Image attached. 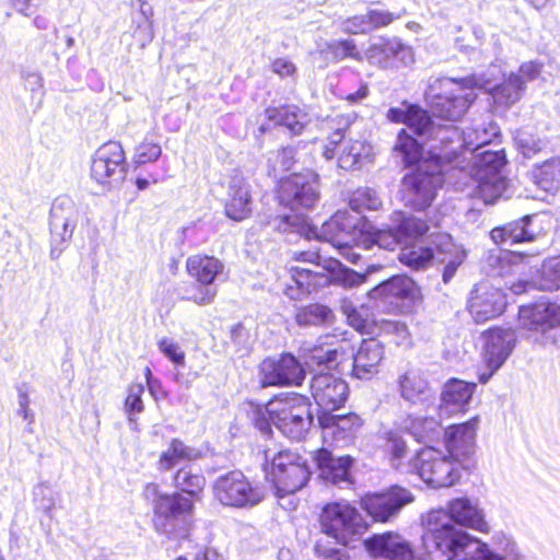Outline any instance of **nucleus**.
I'll use <instances>...</instances> for the list:
<instances>
[{"mask_svg":"<svg viewBox=\"0 0 560 560\" xmlns=\"http://www.w3.org/2000/svg\"><path fill=\"white\" fill-rule=\"evenodd\" d=\"M360 219L348 210L337 211L320 228L306 223L305 218L295 215H280L272 222L273 228L282 231H296L306 238H317L330 243L340 255L351 264H358L362 255L359 252L371 250L374 246L386 250H394L400 243L401 236L394 223L389 229L378 230L373 234H359L357 228Z\"/></svg>","mask_w":560,"mask_h":560,"instance_id":"nucleus-1","label":"nucleus"},{"mask_svg":"<svg viewBox=\"0 0 560 560\" xmlns=\"http://www.w3.org/2000/svg\"><path fill=\"white\" fill-rule=\"evenodd\" d=\"M387 118L393 122L405 124L420 137L440 142L430 147L431 156L439 165L454 162L458 158L459 149L462 154L469 152V165L474 164V158L482 153L477 151L489 144L499 133V127L493 122H489L488 127L483 125L468 127L460 133L453 124L436 125L427 110L418 105L406 103L400 107L390 108L387 112Z\"/></svg>","mask_w":560,"mask_h":560,"instance_id":"nucleus-2","label":"nucleus"},{"mask_svg":"<svg viewBox=\"0 0 560 560\" xmlns=\"http://www.w3.org/2000/svg\"><path fill=\"white\" fill-rule=\"evenodd\" d=\"M422 542L428 552L440 551L446 560H497L487 544L457 529L441 511L428 513Z\"/></svg>","mask_w":560,"mask_h":560,"instance_id":"nucleus-3","label":"nucleus"},{"mask_svg":"<svg viewBox=\"0 0 560 560\" xmlns=\"http://www.w3.org/2000/svg\"><path fill=\"white\" fill-rule=\"evenodd\" d=\"M143 495L153 504V527L167 539L188 537L194 523V502L182 493H162L158 485L149 483Z\"/></svg>","mask_w":560,"mask_h":560,"instance_id":"nucleus-4","label":"nucleus"},{"mask_svg":"<svg viewBox=\"0 0 560 560\" xmlns=\"http://www.w3.org/2000/svg\"><path fill=\"white\" fill-rule=\"evenodd\" d=\"M486 86L477 75L463 79L441 78L430 84L427 95L434 116L455 122L476 100L475 90Z\"/></svg>","mask_w":560,"mask_h":560,"instance_id":"nucleus-5","label":"nucleus"},{"mask_svg":"<svg viewBox=\"0 0 560 560\" xmlns=\"http://www.w3.org/2000/svg\"><path fill=\"white\" fill-rule=\"evenodd\" d=\"M256 427L267 432L273 424L283 435L300 441L308 432L313 422L308 404L303 396L292 395L276 398L257 411Z\"/></svg>","mask_w":560,"mask_h":560,"instance_id":"nucleus-6","label":"nucleus"},{"mask_svg":"<svg viewBox=\"0 0 560 560\" xmlns=\"http://www.w3.org/2000/svg\"><path fill=\"white\" fill-rule=\"evenodd\" d=\"M299 259L310 262L313 268L291 267L287 271L283 293L289 299L301 301L319 288L327 285L330 278L327 272H337L341 262L331 257H323L318 252H302Z\"/></svg>","mask_w":560,"mask_h":560,"instance_id":"nucleus-7","label":"nucleus"},{"mask_svg":"<svg viewBox=\"0 0 560 560\" xmlns=\"http://www.w3.org/2000/svg\"><path fill=\"white\" fill-rule=\"evenodd\" d=\"M464 469H468V465H462L446 451L431 446L419 450L408 463V471L417 474L423 482L436 489L454 486Z\"/></svg>","mask_w":560,"mask_h":560,"instance_id":"nucleus-8","label":"nucleus"},{"mask_svg":"<svg viewBox=\"0 0 560 560\" xmlns=\"http://www.w3.org/2000/svg\"><path fill=\"white\" fill-rule=\"evenodd\" d=\"M505 156L502 151H483L474 158V164L468 167L472 195L490 205L504 196L508 191L502 170Z\"/></svg>","mask_w":560,"mask_h":560,"instance_id":"nucleus-9","label":"nucleus"},{"mask_svg":"<svg viewBox=\"0 0 560 560\" xmlns=\"http://www.w3.org/2000/svg\"><path fill=\"white\" fill-rule=\"evenodd\" d=\"M319 524L325 535L343 546L359 539L368 529L361 513L348 501L326 504L322 510Z\"/></svg>","mask_w":560,"mask_h":560,"instance_id":"nucleus-10","label":"nucleus"},{"mask_svg":"<svg viewBox=\"0 0 560 560\" xmlns=\"http://www.w3.org/2000/svg\"><path fill=\"white\" fill-rule=\"evenodd\" d=\"M265 458L266 462L271 458L267 474L279 497L294 493L306 485L311 472L306 460L299 454L291 451L270 454L267 450Z\"/></svg>","mask_w":560,"mask_h":560,"instance_id":"nucleus-11","label":"nucleus"},{"mask_svg":"<svg viewBox=\"0 0 560 560\" xmlns=\"http://www.w3.org/2000/svg\"><path fill=\"white\" fill-rule=\"evenodd\" d=\"M520 327L525 338L540 346L555 343L552 331L560 327V304L540 301L522 306L518 312Z\"/></svg>","mask_w":560,"mask_h":560,"instance_id":"nucleus-12","label":"nucleus"},{"mask_svg":"<svg viewBox=\"0 0 560 560\" xmlns=\"http://www.w3.org/2000/svg\"><path fill=\"white\" fill-rule=\"evenodd\" d=\"M127 173L125 152L119 142L109 141L101 145L92 156L91 178L105 189L120 185Z\"/></svg>","mask_w":560,"mask_h":560,"instance_id":"nucleus-13","label":"nucleus"},{"mask_svg":"<svg viewBox=\"0 0 560 560\" xmlns=\"http://www.w3.org/2000/svg\"><path fill=\"white\" fill-rule=\"evenodd\" d=\"M213 493L223 505L232 508L254 506L264 498L260 489L253 487L238 470L220 476L213 485Z\"/></svg>","mask_w":560,"mask_h":560,"instance_id":"nucleus-14","label":"nucleus"},{"mask_svg":"<svg viewBox=\"0 0 560 560\" xmlns=\"http://www.w3.org/2000/svg\"><path fill=\"white\" fill-rule=\"evenodd\" d=\"M224 268V264L214 256L192 255L188 257L186 260L187 272L202 287L195 294L187 296V300L198 305L211 304L218 293L212 284L223 273Z\"/></svg>","mask_w":560,"mask_h":560,"instance_id":"nucleus-15","label":"nucleus"},{"mask_svg":"<svg viewBox=\"0 0 560 560\" xmlns=\"http://www.w3.org/2000/svg\"><path fill=\"white\" fill-rule=\"evenodd\" d=\"M432 159L436 170L427 172L420 167L416 172L406 175L402 179V198L406 205L417 210L429 207L435 197L438 188L443 184L440 168L444 163L439 165L433 156Z\"/></svg>","mask_w":560,"mask_h":560,"instance_id":"nucleus-16","label":"nucleus"},{"mask_svg":"<svg viewBox=\"0 0 560 560\" xmlns=\"http://www.w3.org/2000/svg\"><path fill=\"white\" fill-rule=\"evenodd\" d=\"M318 196L317 176L311 171L292 174L280 183V202L292 210L312 208Z\"/></svg>","mask_w":560,"mask_h":560,"instance_id":"nucleus-17","label":"nucleus"},{"mask_svg":"<svg viewBox=\"0 0 560 560\" xmlns=\"http://www.w3.org/2000/svg\"><path fill=\"white\" fill-rule=\"evenodd\" d=\"M516 341V334L511 328H492L483 334L482 357L489 372L479 375L481 383H487L504 364L513 352Z\"/></svg>","mask_w":560,"mask_h":560,"instance_id":"nucleus-18","label":"nucleus"},{"mask_svg":"<svg viewBox=\"0 0 560 560\" xmlns=\"http://www.w3.org/2000/svg\"><path fill=\"white\" fill-rule=\"evenodd\" d=\"M260 382L264 387L295 385L299 386L305 377V371L292 354L280 358H267L259 366Z\"/></svg>","mask_w":560,"mask_h":560,"instance_id":"nucleus-19","label":"nucleus"},{"mask_svg":"<svg viewBox=\"0 0 560 560\" xmlns=\"http://www.w3.org/2000/svg\"><path fill=\"white\" fill-rule=\"evenodd\" d=\"M343 135L340 129L334 132L328 143L324 145L323 156L326 160H331L335 155V150L340 143L341 149L338 154V166L342 170L349 171L361 167L364 163L370 162L373 156V147L371 143L362 140H346L341 142Z\"/></svg>","mask_w":560,"mask_h":560,"instance_id":"nucleus-20","label":"nucleus"},{"mask_svg":"<svg viewBox=\"0 0 560 560\" xmlns=\"http://www.w3.org/2000/svg\"><path fill=\"white\" fill-rule=\"evenodd\" d=\"M412 501L413 495L409 490L395 486L386 492L365 495L361 506L375 521L387 522Z\"/></svg>","mask_w":560,"mask_h":560,"instance_id":"nucleus-21","label":"nucleus"},{"mask_svg":"<svg viewBox=\"0 0 560 560\" xmlns=\"http://www.w3.org/2000/svg\"><path fill=\"white\" fill-rule=\"evenodd\" d=\"M479 427V417L450 425L444 434L446 452L452 458L458 460L462 465L469 466V458L474 455L476 448V434Z\"/></svg>","mask_w":560,"mask_h":560,"instance_id":"nucleus-22","label":"nucleus"},{"mask_svg":"<svg viewBox=\"0 0 560 560\" xmlns=\"http://www.w3.org/2000/svg\"><path fill=\"white\" fill-rule=\"evenodd\" d=\"M311 393L324 412L341 407L348 397L347 383L330 373H318L311 382Z\"/></svg>","mask_w":560,"mask_h":560,"instance_id":"nucleus-23","label":"nucleus"},{"mask_svg":"<svg viewBox=\"0 0 560 560\" xmlns=\"http://www.w3.org/2000/svg\"><path fill=\"white\" fill-rule=\"evenodd\" d=\"M505 305V295L500 289L479 283L470 294L468 308L476 323H485L502 314Z\"/></svg>","mask_w":560,"mask_h":560,"instance_id":"nucleus-24","label":"nucleus"},{"mask_svg":"<svg viewBox=\"0 0 560 560\" xmlns=\"http://www.w3.org/2000/svg\"><path fill=\"white\" fill-rule=\"evenodd\" d=\"M363 59L380 68H392L397 62L407 66L413 61L412 49L400 40L380 38L364 52Z\"/></svg>","mask_w":560,"mask_h":560,"instance_id":"nucleus-25","label":"nucleus"},{"mask_svg":"<svg viewBox=\"0 0 560 560\" xmlns=\"http://www.w3.org/2000/svg\"><path fill=\"white\" fill-rule=\"evenodd\" d=\"M250 185L240 174L232 175L226 185L225 214L234 221H243L252 213Z\"/></svg>","mask_w":560,"mask_h":560,"instance_id":"nucleus-26","label":"nucleus"},{"mask_svg":"<svg viewBox=\"0 0 560 560\" xmlns=\"http://www.w3.org/2000/svg\"><path fill=\"white\" fill-rule=\"evenodd\" d=\"M450 523L471 528L480 533H489L490 526L485 518L483 510L477 501L468 498H458L447 504V511H443Z\"/></svg>","mask_w":560,"mask_h":560,"instance_id":"nucleus-27","label":"nucleus"},{"mask_svg":"<svg viewBox=\"0 0 560 560\" xmlns=\"http://www.w3.org/2000/svg\"><path fill=\"white\" fill-rule=\"evenodd\" d=\"M366 550L373 557L388 560H412L413 550L409 542L397 533H383L364 540Z\"/></svg>","mask_w":560,"mask_h":560,"instance_id":"nucleus-28","label":"nucleus"},{"mask_svg":"<svg viewBox=\"0 0 560 560\" xmlns=\"http://www.w3.org/2000/svg\"><path fill=\"white\" fill-rule=\"evenodd\" d=\"M475 390V383L457 378L446 382L441 393L440 417L465 412Z\"/></svg>","mask_w":560,"mask_h":560,"instance_id":"nucleus-29","label":"nucleus"},{"mask_svg":"<svg viewBox=\"0 0 560 560\" xmlns=\"http://www.w3.org/2000/svg\"><path fill=\"white\" fill-rule=\"evenodd\" d=\"M400 396L411 404H431L434 392L419 369L410 368L398 376Z\"/></svg>","mask_w":560,"mask_h":560,"instance_id":"nucleus-30","label":"nucleus"},{"mask_svg":"<svg viewBox=\"0 0 560 560\" xmlns=\"http://www.w3.org/2000/svg\"><path fill=\"white\" fill-rule=\"evenodd\" d=\"M384 353V347L378 340H363L353 357L352 374L362 380L371 378L378 373Z\"/></svg>","mask_w":560,"mask_h":560,"instance_id":"nucleus-31","label":"nucleus"},{"mask_svg":"<svg viewBox=\"0 0 560 560\" xmlns=\"http://www.w3.org/2000/svg\"><path fill=\"white\" fill-rule=\"evenodd\" d=\"M369 296L390 303L393 300L415 302L420 298V290L412 279L397 276L373 288L369 292Z\"/></svg>","mask_w":560,"mask_h":560,"instance_id":"nucleus-32","label":"nucleus"},{"mask_svg":"<svg viewBox=\"0 0 560 560\" xmlns=\"http://www.w3.org/2000/svg\"><path fill=\"white\" fill-rule=\"evenodd\" d=\"M320 422L324 440L331 439L337 445L347 444L362 425L361 419L354 413L323 417Z\"/></svg>","mask_w":560,"mask_h":560,"instance_id":"nucleus-33","label":"nucleus"},{"mask_svg":"<svg viewBox=\"0 0 560 560\" xmlns=\"http://www.w3.org/2000/svg\"><path fill=\"white\" fill-rule=\"evenodd\" d=\"M315 460L323 479L335 485L349 483V469L352 465L349 456L334 457L329 451L322 448L316 453Z\"/></svg>","mask_w":560,"mask_h":560,"instance_id":"nucleus-34","label":"nucleus"},{"mask_svg":"<svg viewBox=\"0 0 560 560\" xmlns=\"http://www.w3.org/2000/svg\"><path fill=\"white\" fill-rule=\"evenodd\" d=\"M265 115L270 122L285 127L293 136L301 135L308 122L306 113L295 105L268 107Z\"/></svg>","mask_w":560,"mask_h":560,"instance_id":"nucleus-35","label":"nucleus"},{"mask_svg":"<svg viewBox=\"0 0 560 560\" xmlns=\"http://www.w3.org/2000/svg\"><path fill=\"white\" fill-rule=\"evenodd\" d=\"M478 79L481 82L486 83L485 90H488L492 95L494 102L502 106H511L518 102L525 91L524 81H521L520 77L514 72L510 73V75L499 85L490 86V82L485 80L483 78Z\"/></svg>","mask_w":560,"mask_h":560,"instance_id":"nucleus-36","label":"nucleus"},{"mask_svg":"<svg viewBox=\"0 0 560 560\" xmlns=\"http://www.w3.org/2000/svg\"><path fill=\"white\" fill-rule=\"evenodd\" d=\"M530 217L510 222L503 226L494 228L490 232L491 240L499 245H514L534 240V233L529 232L527 225Z\"/></svg>","mask_w":560,"mask_h":560,"instance_id":"nucleus-37","label":"nucleus"},{"mask_svg":"<svg viewBox=\"0 0 560 560\" xmlns=\"http://www.w3.org/2000/svg\"><path fill=\"white\" fill-rule=\"evenodd\" d=\"M392 223L401 236L402 242L407 238H417L429 231L428 223L415 215H406L402 212H395L392 215Z\"/></svg>","mask_w":560,"mask_h":560,"instance_id":"nucleus-38","label":"nucleus"},{"mask_svg":"<svg viewBox=\"0 0 560 560\" xmlns=\"http://www.w3.org/2000/svg\"><path fill=\"white\" fill-rule=\"evenodd\" d=\"M393 152L405 165H412L422 158V145L402 129L397 136Z\"/></svg>","mask_w":560,"mask_h":560,"instance_id":"nucleus-39","label":"nucleus"},{"mask_svg":"<svg viewBox=\"0 0 560 560\" xmlns=\"http://www.w3.org/2000/svg\"><path fill=\"white\" fill-rule=\"evenodd\" d=\"M50 220L57 228L60 225H77L79 220V208L75 202L68 196L58 197L50 211Z\"/></svg>","mask_w":560,"mask_h":560,"instance_id":"nucleus-40","label":"nucleus"},{"mask_svg":"<svg viewBox=\"0 0 560 560\" xmlns=\"http://www.w3.org/2000/svg\"><path fill=\"white\" fill-rule=\"evenodd\" d=\"M433 257L432 249L422 245H407L401 248L398 255L401 264L415 270L427 268Z\"/></svg>","mask_w":560,"mask_h":560,"instance_id":"nucleus-41","label":"nucleus"},{"mask_svg":"<svg viewBox=\"0 0 560 560\" xmlns=\"http://www.w3.org/2000/svg\"><path fill=\"white\" fill-rule=\"evenodd\" d=\"M405 428L416 440L425 442L439 435L440 421L434 417H415L405 421Z\"/></svg>","mask_w":560,"mask_h":560,"instance_id":"nucleus-42","label":"nucleus"},{"mask_svg":"<svg viewBox=\"0 0 560 560\" xmlns=\"http://www.w3.org/2000/svg\"><path fill=\"white\" fill-rule=\"evenodd\" d=\"M443 238H445V243L441 246V252L445 255V257L442 258V261L445 264L443 281L447 283L465 260L466 252L460 246L452 243L450 236H443Z\"/></svg>","mask_w":560,"mask_h":560,"instance_id":"nucleus-43","label":"nucleus"},{"mask_svg":"<svg viewBox=\"0 0 560 560\" xmlns=\"http://www.w3.org/2000/svg\"><path fill=\"white\" fill-rule=\"evenodd\" d=\"M195 457V451L178 440H173L166 451L161 454L159 469L170 470L183 460Z\"/></svg>","mask_w":560,"mask_h":560,"instance_id":"nucleus-44","label":"nucleus"},{"mask_svg":"<svg viewBox=\"0 0 560 560\" xmlns=\"http://www.w3.org/2000/svg\"><path fill=\"white\" fill-rule=\"evenodd\" d=\"M332 318L331 311L320 304H311L298 310L295 314V322L299 326H316L330 322Z\"/></svg>","mask_w":560,"mask_h":560,"instance_id":"nucleus-45","label":"nucleus"},{"mask_svg":"<svg viewBox=\"0 0 560 560\" xmlns=\"http://www.w3.org/2000/svg\"><path fill=\"white\" fill-rule=\"evenodd\" d=\"M349 206L358 214L363 211H376L382 207V200L377 192L369 187L354 190L350 197Z\"/></svg>","mask_w":560,"mask_h":560,"instance_id":"nucleus-46","label":"nucleus"},{"mask_svg":"<svg viewBox=\"0 0 560 560\" xmlns=\"http://www.w3.org/2000/svg\"><path fill=\"white\" fill-rule=\"evenodd\" d=\"M205 477L194 471L191 466L180 468L175 475L176 487L183 492H186L188 494L187 497L199 493L205 487Z\"/></svg>","mask_w":560,"mask_h":560,"instance_id":"nucleus-47","label":"nucleus"},{"mask_svg":"<svg viewBox=\"0 0 560 560\" xmlns=\"http://www.w3.org/2000/svg\"><path fill=\"white\" fill-rule=\"evenodd\" d=\"M341 311L347 316V320L350 326H352L355 330L370 334L372 332L371 325L372 320L370 319L369 310L365 307L357 308L351 301L342 300L341 302Z\"/></svg>","mask_w":560,"mask_h":560,"instance_id":"nucleus-48","label":"nucleus"},{"mask_svg":"<svg viewBox=\"0 0 560 560\" xmlns=\"http://www.w3.org/2000/svg\"><path fill=\"white\" fill-rule=\"evenodd\" d=\"M308 352L306 357V364L312 365H332L336 364L342 353L337 347L332 346H314L313 348L305 349Z\"/></svg>","mask_w":560,"mask_h":560,"instance_id":"nucleus-49","label":"nucleus"},{"mask_svg":"<svg viewBox=\"0 0 560 560\" xmlns=\"http://www.w3.org/2000/svg\"><path fill=\"white\" fill-rule=\"evenodd\" d=\"M538 288L550 291L560 288V258H550L542 264Z\"/></svg>","mask_w":560,"mask_h":560,"instance_id":"nucleus-50","label":"nucleus"},{"mask_svg":"<svg viewBox=\"0 0 560 560\" xmlns=\"http://www.w3.org/2000/svg\"><path fill=\"white\" fill-rule=\"evenodd\" d=\"M385 451L389 454L392 466L399 469L400 460L407 453V444L400 433L388 431L385 433Z\"/></svg>","mask_w":560,"mask_h":560,"instance_id":"nucleus-51","label":"nucleus"},{"mask_svg":"<svg viewBox=\"0 0 560 560\" xmlns=\"http://www.w3.org/2000/svg\"><path fill=\"white\" fill-rule=\"evenodd\" d=\"M492 540L498 550V552H494L497 560H522L520 548L510 536L498 533Z\"/></svg>","mask_w":560,"mask_h":560,"instance_id":"nucleus-52","label":"nucleus"},{"mask_svg":"<svg viewBox=\"0 0 560 560\" xmlns=\"http://www.w3.org/2000/svg\"><path fill=\"white\" fill-rule=\"evenodd\" d=\"M75 226L77 225L74 224H70V226L67 224V226L60 225L59 228H57L52 220H50L52 244L50 256L54 259L60 256V254L63 250V245L71 240Z\"/></svg>","mask_w":560,"mask_h":560,"instance_id":"nucleus-53","label":"nucleus"},{"mask_svg":"<svg viewBox=\"0 0 560 560\" xmlns=\"http://www.w3.org/2000/svg\"><path fill=\"white\" fill-rule=\"evenodd\" d=\"M515 142L517 149L525 158L534 156L535 154L540 152L546 145L544 139L530 135L526 131H518L515 136Z\"/></svg>","mask_w":560,"mask_h":560,"instance_id":"nucleus-54","label":"nucleus"},{"mask_svg":"<svg viewBox=\"0 0 560 560\" xmlns=\"http://www.w3.org/2000/svg\"><path fill=\"white\" fill-rule=\"evenodd\" d=\"M538 179V185L544 190L553 188L555 182L560 177V163L557 160L545 162L535 175Z\"/></svg>","mask_w":560,"mask_h":560,"instance_id":"nucleus-55","label":"nucleus"},{"mask_svg":"<svg viewBox=\"0 0 560 560\" xmlns=\"http://www.w3.org/2000/svg\"><path fill=\"white\" fill-rule=\"evenodd\" d=\"M328 51L336 59H345L351 57L358 61L363 60V56L357 50L355 44L351 39L346 40H332L327 44Z\"/></svg>","mask_w":560,"mask_h":560,"instance_id":"nucleus-56","label":"nucleus"},{"mask_svg":"<svg viewBox=\"0 0 560 560\" xmlns=\"http://www.w3.org/2000/svg\"><path fill=\"white\" fill-rule=\"evenodd\" d=\"M406 13V10H402L399 13H393L385 10H369L366 12L370 30H375L380 27H385L393 23L395 20L399 19Z\"/></svg>","mask_w":560,"mask_h":560,"instance_id":"nucleus-57","label":"nucleus"},{"mask_svg":"<svg viewBox=\"0 0 560 560\" xmlns=\"http://www.w3.org/2000/svg\"><path fill=\"white\" fill-rule=\"evenodd\" d=\"M162 153L159 144L153 142H142L136 149L135 162L137 164H145L156 161Z\"/></svg>","mask_w":560,"mask_h":560,"instance_id":"nucleus-58","label":"nucleus"},{"mask_svg":"<svg viewBox=\"0 0 560 560\" xmlns=\"http://www.w3.org/2000/svg\"><path fill=\"white\" fill-rule=\"evenodd\" d=\"M159 350L176 365H184L185 352L180 347L168 338H162L158 342Z\"/></svg>","mask_w":560,"mask_h":560,"instance_id":"nucleus-59","label":"nucleus"},{"mask_svg":"<svg viewBox=\"0 0 560 560\" xmlns=\"http://www.w3.org/2000/svg\"><path fill=\"white\" fill-rule=\"evenodd\" d=\"M144 392L142 384H132L129 386L128 396L125 401L126 410L131 412H141L143 410V402L141 396Z\"/></svg>","mask_w":560,"mask_h":560,"instance_id":"nucleus-60","label":"nucleus"},{"mask_svg":"<svg viewBox=\"0 0 560 560\" xmlns=\"http://www.w3.org/2000/svg\"><path fill=\"white\" fill-rule=\"evenodd\" d=\"M366 14L354 15L342 22V30L349 34H364L370 32V24Z\"/></svg>","mask_w":560,"mask_h":560,"instance_id":"nucleus-61","label":"nucleus"},{"mask_svg":"<svg viewBox=\"0 0 560 560\" xmlns=\"http://www.w3.org/2000/svg\"><path fill=\"white\" fill-rule=\"evenodd\" d=\"M542 65L537 61H526L520 66L518 72L516 73L521 81H524V89L526 83L537 79L541 72Z\"/></svg>","mask_w":560,"mask_h":560,"instance_id":"nucleus-62","label":"nucleus"},{"mask_svg":"<svg viewBox=\"0 0 560 560\" xmlns=\"http://www.w3.org/2000/svg\"><path fill=\"white\" fill-rule=\"evenodd\" d=\"M380 329L386 334H393L397 336L398 341L404 342L408 339L409 332L406 324L395 320H382L380 323Z\"/></svg>","mask_w":560,"mask_h":560,"instance_id":"nucleus-63","label":"nucleus"},{"mask_svg":"<svg viewBox=\"0 0 560 560\" xmlns=\"http://www.w3.org/2000/svg\"><path fill=\"white\" fill-rule=\"evenodd\" d=\"M271 70L279 77L284 78L293 75L296 71V68L292 61L285 58H277L271 63Z\"/></svg>","mask_w":560,"mask_h":560,"instance_id":"nucleus-64","label":"nucleus"}]
</instances>
